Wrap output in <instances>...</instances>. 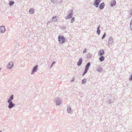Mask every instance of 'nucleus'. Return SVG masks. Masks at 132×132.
Returning <instances> with one entry per match:
<instances>
[{"instance_id": "cd10ccee", "label": "nucleus", "mask_w": 132, "mask_h": 132, "mask_svg": "<svg viewBox=\"0 0 132 132\" xmlns=\"http://www.w3.org/2000/svg\"><path fill=\"white\" fill-rule=\"evenodd\" d=\"M75 18H74V17L72 18V19L71 20V23H73L75 21Z\"/></svg>"}, {"instance_id": "f257e3e1", "label": "nucleus", "mask_w": 132, "mask_h": 132, "mask_svg": "<svg viewBox=\"0 0 132 132\" xmlns=\"http://www.w3.org/2000/svg\"><path fill=\"white\" fill-rule=\"evenodd\" d=\"M14 98L13 95L12 94L9 97L7 101L8 103L7 108L9 109L12 108L15 105V104L13 103L12 100H13Z\"/></svg>"}, {"instance_id": "f8f14e48", "label": "nucleus", "mask_w": 132, "mask_h": 132, "mask_svg": "<svg viewBox=\"0 0 132 132\" xmlns=\"http://www.w3.org/2000/svg\"><path fill=\"white\" fill-rule=\"evenodd\" d=\"M59 18L57 16H54L52 17V21H54V22H56L58 19Z\"/></svg>"}, {"instance_id": "20e7f679", "label": "nucleus", "mask_w": 132, "mask_h": 132, "mask_svg": "<svg viewBox=\"0 0 132 132\" xmlns=\"http://www.w3.org/2000/svg\"><path fill=\"white\" fill-rule=\"evenodd\" d=\"M114 42V39L112 37H110L108 39V46H109L110 45H113Z\"/></svg>"}, {"instance_id": "58836bf2", "label": "nucleus", "mask_w": 132, "mask_h": 132, "mask_svg": "<svg viewBox=\"0 0 132 132\" xmlns=\"http://www.w3.org/2000/svg\"><path fill=\"white\" fill-rule=\"evenodd\" d=\"M1 70V68H0V70Z\"/></svg>"}, {"instance_id": "72a5a7b5", "label": "nucleus", "mask_w": 132, "mask_h": 132, "mask_svg": "<svg viewBox=\"0 0 132 132\" xmlns=\"http://www.w3.org/2000/svg\"><path fill=\"white\" fill-rule=\"evenodd\" d=\"M132 16V15H131L130 14H129L128 16V17L129 18H130V17H131V16Z\"/></svg>"}, {"instance_id": "2eb2a0df", "label": "nucleus", "mask_w": 132, "mask_h": 132, "mask_svg": "<svg viewBox=\"0 0 132 132\" xmlns=\"http://www.w3.org/2000/svg\"><path fill=\"white\" fill-rule=\"evenodd\" d=\"M96 68V70L98 71L99 72H102L103 71V69L100 66H99L98 68L97 69V68Z\"/></svg>"}, {"instance_id": "2f4dec72", "label": "nucleus", "mask_w": 132, "mask_h": 132, "mask_svg": "<svg viewBox=\"0 0 132 132\" xmlns=\"http://www.w3.org/2000/svg\"><path fill=\"white\" fill-rule=\"evenodd\" d=\"M55 63H56V62L55 61H54L53 62L52 64H51V66L50 68H51L53 66V65L54 64H55Z\"/></svg>"}, {"instance_id": "ddd939ff", "label": "nucleus", "mask_w": 132, "mask_h": 132, "mask_svg": "<svg viewBox=\"0 0 132 132\" xmlns=\"http://www.w3.org/2000/svg\"><path fill=\"white\" fill-rule=\"evenodd\" d=\"M104 51L103 50H100L98 53V55L99 56H102L104 54Z\"/></svg>"}, {"instance_id": "393cba45", "label": "nucleus", "mask_w": 132, "mask_h": 132, "mask_svg": "<svg viewBox=\"0 0 132 132\" xmlns=\"http://www.w3.org/2000/svg\"><path fill=\"white\" fill-rule=\"evenodd\" d=\"M87 80L86 79H84L82 81V84H84L85 82H86Z\"/></svg>"}, {"instance_id": "6ab92c4d", "label": "nucleus", "mask_w": 132, "mask_h": 132, "mask_svg": "<svg viewBox=\"0 0 132 132\" xmlns=\"http://www.w3.org/2000/svg\"><path fill=\"white\" fill-rule=\"evenodd\" d=\"M114 100V98H113L111 100H109L107 101V102L109 104H111L112 103Z\"/></svg>"}, {"instance_id": "4be33fe9", "label": "nucleus", "mask_w": 132, "mask_h": 132, "mask_svg": "<svg viewBox=\"0 0 132 132\" xmlns=\"http://www.w3.org/2000/svg\"><path fill=\"white\" fill-rule=\"evenodd\" d=\"M88 69L85 68L84 71L82 75V76H84L87 72Z\"/></svg>"}, {"instance_id": "39448f33", "label": "nucleus", "mask_w": 132, "mask_h": 132, "mask_svg": "<svg viewBox=\"0 0 132 132\" xmlns=\"http://www.w3.org/2000/svg\"><path fill=\"white\" fill-rule=\"evenodd\" d=\"M54 101L56 103V104L57 105H60L61 102L60 99L58 98H55L54 99Z\"/></svg>"}, {"instance_id": "473e14b6", "label": "nucleus", "mask_w": 132, "mask_h": 132, "mask_svg": "<svg viewBox=\"0 0 132 132\" xmlns=\"http://www.w3.org/2000/svg\"><path fill=\"white\" fill-rule=\"evenodd\" d=\"M129 14L132 15V9H131V10L130 11Z\"/></svg>"}, {"instance_id": "412c9836", "label": "nucleus", "mask_w": 132, "mask_h": 132, "mask_svg": "<svg viewBox=\"0 0 132 132\" xmlns=\"http://www.w3.org/2000/svg\"><path fill=\"white\" fill-rule=\"evenodd\" d=\"M9 5L10 6L12 5L14 3V1H9Z\"/></svg>"}, {"instance_id": "423d86ee", "label": "nucleus", "mask_w": 132, "mask_h": 132, "mask_svg": "<svg viewBox=\"0 0 132 132\" xmlns=\"http://www.w3.org/2000/svg\"><path fill=\"white\" fill-rule=\"evenodd\" d=\"M101 1V0H95L94 2V5L96 8L98 7Z\"/></svg>"}, {"instance_id": "7c9ffc66", "label": "nucleus", "mask_w": 132, "mask_h": 132, "mask_svg": "<svg viewBox=\"0 0 132 132\" xmlns=\"http://www.w3.org/2000/svg\"><path fill=\"white\" fill-rule=\"evenodd\" d=\"M129 80L130 81L132 80V74L130 76Z\"/></svg>"}, {"instance_id": "b1692460", "label": "nucleus", "mask_w": 132, "mask_h": 132, "mask_svg": "<svg viewBox=\"0 0 132 132\" xmlns=\"http://www.w3.org/2000/svg\"><path fill=\"white\" fill-rule=\"evenodd\" d=\"M130 29L132 30V19L131 20L130 22Z\"/></svg>"}, {"instance_id": "ea45409f", "label": "nucleus", "mask_w": 132, "mask_h": 132, "mask_svg": "<svg viewBox=\"0 0 132 132\" xmlns=\"http://www.w3.org/2000/svg\"><path fill=\"white\" fill-rule=\"evenodd\" d=\"M130 132H132V131H131Z\"/></svg>"}, {"instance_id": "f3484780", "label": "nucleus", "mask_w": 132, "mask_h": 132, "mask_svg": "<svg viewBox=\"0 0 132 132\" xmlns=\"http://www.w3.org/2000/svg\"><path fill=\"white\" fill-rule=\"evenodd\" d=\"M116 4V2L115 0L113 1L112 2H111L110 6L111 7H113Z\"/></svg>"}, {"instance_id": "5701e85b", "label": "nucleus", "mask_w": 132, "mask_h": 132, "mask_svg": "<svg viewBox=\"0 0 132 132\" xmlns=\"http://www.w3.org/2000/svg\"><path fill=\"white\" fill-rule=\"evenodd\" d=\"M87 59H89L91 57V55L90 53H89L86 55Z\"/></svg>"}, {"instance_id": "a878e982", "label": "nucleus", "mask_w": 132, "mask_h": 132, "mask_svg": "<svg viewBox=\"0 0 132 132\" xmlns=\"http://www.w3.org/2000/svg\"><path fill=\"white\" fill-rule=\"evenodd\" d=\"M106 36V33L105 32L103 36L102 37V39H104L105 37Z\"/></svg>"}, {"instance_id": "6e6552de", "label": "nucleus", "mask_w": 132, "mask_h": 132, "mask_svg": "<svg viewBox=\"0 0 132 132\" xmlns=\"http://www.w3.org/2000/svg\"><path fill=\"white\" fill-rule=\"evenodd\" d=\"M5 31V27L3 26H0V32L1 33H4Z\"/></svg>"}, {"instance_id": "f03ea898", "label": "nucleus", "mask_w": 132, "mask_h": 132, "mask_svg": "<svg viewBox=\"0 0 132 132\" xmlns=\"http://www.w3.org/2000/svg\"><path fill=\"white\" fill-rule=\"evenodd\" d=\"M58 40L60 44H62L65 42V39L63 36L59 35L58 37Z\"/></svg>"}, {"instance_id": "7ed1b4c3", "label": "nucleus", "mask_w": 132, "mask_h": 132, "mask_svg": "<svg viewBox=\"0 0 132 132\" xmlns=\"http://www.w3.org/2000/svg\"><path fill=\"white\" fill-rule=\"evenodd\" d=\"M73 13L72 10H70L69 11V14L68 16L65 17V19L66 20L72 18Z\"/></svg>"}, {"instance_id": "4c0bfd02", "label": "nucleus", "mask_w": 132, "mask_h": 132, "mask_svg": "<svg viewBox=\"0 0 132 132\" xmlns=\"http://www.w3.org/2000/svg\"><path fill=\"white\" fill-rule=\"evenodd\" d=\"M0 132H2V131H0Z\"/></svg>"}, {"instance_id": "a211bd4d", "label": "nucleus", "mask_w": 132, "mask_h": 132, "mask_svg": "<svg viewBox=\"0 0 132 132\" xmlns=\"http://www.w3.org/2000/svg\"><path fill=\"white\" fill-rule=\"evenodd\" d=\"M99 60L100 61L102 62L104 60V57L103 56H100V57L99 58Z\"/></svg>"}, {"instance_id": "0eeeda50", "label": "nucleus", "mask_w": 132, "mask_h": 132, "mask_svg": "<svg viewBox=\"0 0 132 132\" xmlns=\"http://www.w3.org/2000/svg\"><path fill=\"white\" fill-rule=\"evenodd\" d=\"M14 67V64L12 62H9L8 65L7 66V68L9 69H11Z\"/></svg>"}, {"instance_id": "c756f323", "label": "nucleus", "mask_w": 132, "mask_h": 132, "mask_svg": "<svg viewBox=\"0 0 132 132\" xmlns=\"http://www.w3.org/2000/svg\"><path fill=\"white\" fill-rule=\"evenodd\" d=\"M87 50L86 48H85L84 50L83 51V53H85L87 52Z\"/></svg>"}, {"instance_id": "9b49d317", "label": "nucleus", "mask_w": 132, "mask_h": 132, "mask_svg": "<svg viewBox=\"0 0 132 132\" xmlns=\"http://www.w3.org/2000/svg\"><path fill=\"white\" fill-rule=\"evenodd\" d=\"M67 111L68 113L72 114L73 113L72 110H71V108L70 106H68L67 107Z\"/></svg>"}, {"instance_id": "1a4fd4ad", "label": "nucleus", "mask_w": 132, "mask_h": 132, "mask_svg": "<svg viewBox=\"0 0 132 132\" xmlns=\"http://www.w3.org/2000/svg\"><path fill=\"white\" fill-rule=\"evenodd\" d=\"M38 65H36L33 67L31 73V74H34V73L36 71L38 68Z\"/></svg>"}, {"instance_id": "dca6fc26", "label": "nucleus", "mask_w": 132, "mask_h": 132, "mask_svg": "<svg viewBox=\"0 0 132 132\" xmlns=\"http://www.w3.org/2000/svg\"><path fill=\"white\" fill-rule=\"evenodd\" d=\"M91 65V63L90 62H88L86 64L85 67V68L88 69L90 66Z\"/></svg>"}, {"instance_id": "9d476101", "label": "nucleus", "mask_w": 132, "mask_h": 132, "mask_svg": "<svg viewBox=\"0 0 132 132\" xmlns=\"http://www.w3.org/2000/svg\"><path fill=\"white\" fill-rule=\"evenodd\" d=\"M82 58H81L79 59L78 62H77V65L79 66L81 65L82 63Z\"/></svg>"}, {"instance_id": "f704fd0d", "label": "nucleus", "mask_w": 132, "mask_h": 132, "mask_svg": "<svg viewBox=\"0 0 132 132\" xmlns=\"http://www.w3.org/2000/svg\"><path fill=\"white\" fill-rule=\"evenodd\" d=\"M100 26L99 25L97 28V29H100Z\"/></svg>"}, {"instance_id": "aec40b11", "label": "nucleus", "mask_w": 132, "mask_h": 132, "mask_svg": "<svg viewBox=\"0 0 132 132\" xmlns=\"http://www.w3.org/2000/svg\"><path fill=\"white\" fill-rule=\"evenodd\" d=\"M34 9L32 8L30 9L29 10V12L30 13L32 14L34 13Z\"/></svg>"}, {"instance_id": "c85d7f7f", "label": "nucleus", "mask_w": 132, "mask_h": 132, "mask_svg": "<svg viewBox=\"0 0 132 132\" xmlns=\"http://www.w3.org/2000/svg\"><path fill=\"white\" fill-rule=\"evenodd\" d=\"M51 2L53 4L56 3V0H51Z\"/></svg>"}, {"instance_id": "bb28decb", "label": "nucleus", "mask_w": 132, "mask_h": 132, "mask_svg": "<svg viewBox=\"0 0 132 132\" xmlns=\"http://www.w3.org/2000/svg\"><path fill=\"white\" fill-rule=\"evenodd\" d=\"M100 29H97L96 31V33L98 35H100Z\"/></svg>"}, {"instance_id": "e433bc0d", "label": "nucleus", "mask_w": 132, "mask_h": 132, "mask_svg": "<svg viewBox=\"0 0 132 132\" xmlns=\"http://www.w3.org/2000/svg\"><path fill=\"white\" fill-rule=\"evenodd\" d=\"M12 1L13 0H9V1Z\"/></svg>"}, {"instance_id": "c9c22d12", "label": "nucleus", "mask_w": 132, "mask_h": 132, "mask_svg": "<svg viewBox=\"0 0 132 132\" xmlns=\"http://www.w3.org/2000/svg\"><path fill=\"white\" fill-rule=\"evenodd\" d=\"M74 81V79H73L71 81V82H73V81Z\"/></svg>"}, {"instance_id": "4468645a", "label": "nucleus", "mask_w": 132, "mask_h": 132, "mask_svg": "<svg viewBox=\"0 0 132 132\" xmlns=\"http://www.w3.org/2000/svg\"><path fill=\"white\" fill-rule=\"evenodd\" d=\"M105 6V4L104 3H101L100 5L99 8L101 9L102 10L104 9Z\"/></svg>"}]
</instances>
